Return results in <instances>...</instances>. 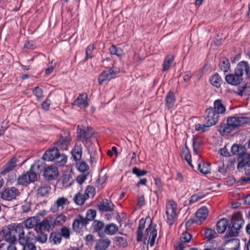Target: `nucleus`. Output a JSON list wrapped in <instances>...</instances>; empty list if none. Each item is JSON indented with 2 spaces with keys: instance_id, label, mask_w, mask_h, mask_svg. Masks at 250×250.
I'll list each match as a JSON object with an SVG mask.
<instances>
[{
  "instance_id": "nucleus-55",
  "label": "nucleus",
  "mask_w": 250,
  "mask_h": 250,
  "mask_svg": "<svg viewBox=\"0 0 250 250\" xmlns=\"http://www.w3.org/2000/svg\"><path fill=\"white\" fill-rule=\"evenodd\" d=\"M240 146L237 144H233L231 147V152L233 155L237 154L239 155V157L242 155V153H240Z\"/></svg>"
},
{
  "instance_id": "nucleus-34",
  "label": "nucleus",
  "mask_w": 250,
  "mask_h": 250,
  "mask_svg": "<svg viewBox=\"0 0 250 250\" xmlns=\"http://www.w3.org/2000/svg\"><path fill=\"white\" fill-rule=\"evenodd\" d=\"M174 61V56L171 54H167L165 58L163 64V71L167 70Z\"/></svg>"
},
{
  "instance_id": "nucleus-7",
  "label": "nucleus",
  "mask_w": 250,
  "mask_h": 250,
  "mask_svg": "<svg viewBox=\"0 0 250 250\" xmlns=\"http://www.w3.org/2000/svg\"><path fill=\"white\" fill-rule=\"evenodd\" d=\"M71 140L70 132L67 130H63L59 135V139L55 143V146L60 150H67Z\"/></svg>"
},
{
  "instance_id": "nucleus-61",
  "label": "nucleus",
  "mask_w": 250,
  "mask_h": 250,
  "mask_svg": "<svg viewBox=\"0 0 250 250\" xmlns=\"http://www.w3.org/2000/svg\"><path fill=\"white\" fill-rule=\"evenodd\" d=\"M87 179V175H81L77 177V182L80 185H82Z\"/></svg>"
},
{
  "instance_id": "nucleus-60",
  "label": "nucleus",
  "mask_w": 250,
  "mask_h": 250,
  "mask_svg": "<svg viewBox=\"0 0 250 250\" xmlns=\"http://www.w3.org/2000/svg\"><path fill=\"white\" fill-rule=\"evenodd\" d=\"M67 202V199L64 197L59 198L56 204L58 208L63 206V205H65Z\"/></svg>"
},
{
  "instance_id": "nucleus-35",
  "label": "nucleus",
  "mask_w": 250,
  "mask_h": 250,
  "mask_svg": "<svg viewBox=\"0 0 250 250\" xmlns=\"http://www.w3.org/2000/svg\"><path fill=\"white\" fill-rule=\"evenodd\" d=\"M67 157L66 155L62 153L61 154L59 151L53 162L58 166L62 167L67 162Z\"/></svg>"
},
{
  "instance_id": "nucleus-15",
  "label": "nucleus",
  "mask_w": 250,
  "mask_h": 250,
  "mask_svg": "<svg viewBox=\"0 0 250 250\" xmlns=\"http://www.w3.org/2000/svg\"><path fill=\"white\" fill-rule=\"evenodd\" d=\"M208 215V210L207 207L203 206L196 212L193 222L197 225H200L207 219Z\"/></svg>"
},
{
  "instance_id": "nucleus-6",
  "label": "nucleus",
  "mask_w": 250,
  "mask_h": 250,
  "mask_svg": "<svg viewBox=\"0 0 250 250\" xmlns=\"http://www.w3.org/2000/svg\"><path fill=\"white\" fill-rule=\"evenodd\" d=\"M177 204L173 200H169L166 205V221L170 226L174 224L178 215Z\"/></svg>"
},
{
  "instance_id": "nucleus-8",
  "label": "nucleus",
  "mask_w": 250,
  "mask_h": 250,
  "mask_svg": "<svg viewBox=\"0 0 250 250\" xmlns=\"http://www.w3.org/2000/svg\"><path fill=\"white\" fill-rule=\"evenodd\" d=\"M237 169L244 171L246 175H250V154L243 153L238 158Z\"/></svg>"
},
{
  "instance_id": "nucleus-2",
  "label": "nucleus",
  "mask_w": 250,
  "mask_h": 250,
  "mask_svg": "<svg viewBox=\"0 0 250 250\" xmlns=\"http://www.w3.org/2000/svg\"><path fill=\"white\" fill-rule=\"evenodd\" d=\"M244 223V220L240 212L234 213L230 221L227 218L221 219L216 224V230L219 233H223L226 231L225 239L237 236Z\"/></svg>"
},
{
  "instance_id": "nucleus-27",
  "label": "nucleus",
  "mask_w": 250,
  "mask_h": 250,
  "mask_svg": "<svg viewBox=\"0 0 250 250\" xmlns=\"http://www.w3.org/2000/svg\"><path fill=\"white\" fill-rule=\"evenodd\" d=\"M51 190V187L47 183H42L37 190V195L39 197L46 196Z\"/></svg>"
},
{
  "instance_id": "nucleus-22",
  "label": "nucleus",
  "mask_w": 250,
  "mask_h": 250,
  "mask_svg": "<svg viewBox=\"0 0 250 250\" xmlns=\"http://www.w3.org/2000/svg\"><path fill=\"white\" fill-rule=\"evenodd\" d=\"M227 83L232 85L239 84L243 80V78L239 77L236 73L228 74L225 77Z\"/></svg>"
},
{
  "instance_id": "nucleus-14",
  "label": "nucleus",
  "mask_w": 250,
  "mask_h": 250,
  "mask_svg": "<svg viewBox=\"0 0 250 250\" xmlns=\"http://www.w3.org/2000/svg\"><path fill=\"white\" fill-rule=\"evenodd\" d=\"M88 224L84 217L81 215H78L76 216L73 222V229L76 232L80 233Z\"/></svg>"
},
{
  "instance_id": "nucleus-44",
  "label": "nucleus",
  "mask_w": 250,
  "mask_h": 250,
  "mask_svg": "<svg viewBox=\"0 0 250 250\" xmlns=\"http://www.w3.org/2000/svg\"><path fill=\"white\" fill-rule=\"evenodd\" d=\"M84 195L86 199L91 197L93 198L94 197L95 194V188L91 186H88L86 187L85 189V191L84 193Z\"/></svg>"
},
{
  "instance_id": "nucleus-25",
  "label": "nucleus",
  "mask_w": 250,
  "mask_h": 250,
  "mask_svg": "<svg viewBox=\"0 0 250 250\" xmlns=\"http://www.w3.org/2000/svg\"><path fill=\"white\" fill-rule=\"evenodd\" d=\"M212 109L219 116H220V115L224 114L226 111V107L220 99L216 100L214 102L213 107H212Z\"/></svg>"
},
{
  "instance_id": "nucleus-41",
  "label": "nucleus",
  "mask_w": 250,
  "mask_h": 250,
  "mask_svg": "<svg viewBox=\"0 0 250 250\" xmlns=\"http://www.w3.org/2000/svg\"><path fill=\"white\" fill-rule=\"evenodd\" d=\"M86 200L84 194H82L80 193H77L73 199L74 202L78 205H83Z\"/></svg>"
},
{
  "instance_id": "nucleus-42",
  "label": "nucleus",
  "mask_w": 250,
  "mask_h": 250,
  "mask_svg": "<svg viewBox=\"0 0 250 250\" xmlns=\"http://www.w3.org/2000/svg\"><path fill=\"white\" fill-rule=\"evenodd\" d=\"M66 217L63 214H60L58 215L55 218L53 217V221L54 222V225L55 226H62L66 220Z\"/></svg>"
},
{
  "instance_id": "nucleus-46",
  "label": "nucleus",
  "mask_w": 250,
  "mask_h": 250,
  "mask_svg": "<svg viewBox=\"0 0 250 250\" xmlns=\"http://www.w3.org/2000/svg\"><path fill=\"white\" fill-rule=\"evenodd\" d=\"M211 125H208L206 123L204 124H197L195 125V129L196 131L205 132L208 130Z\"/></svg>"
},
{
  "instance_id": "nucleus-23",
  "label": "nucleus",
  "mask_w": 250,
  "mask_h": 250,
  "mask_svg": "<svg viewBox=\"0 0 250 250\" xmlns=\"http://www.w3.org/2000/svg\"><path fill=\"white\" fill-rule=\"evenodd\" d=\"M39 223L40 218L38 216L29 217L23 222V224L26 229H29L34 228L35 231L36 228Z\"/></svg>"
},
{
  "instance_id": "nucleus-33",
  "label": "nucleus",
  "mask_w": 250,
  "mask_h": 250,
  "mask_svg": "<svg viewBox=\"0 0 250 250\" xmlns=\"http://www.w3.org/2000/svg\"><path fill=\"white\" fill-rule=\"evenodd\" d=\"M176 101V98L174 93L172 91L168 92L166 98V104L168 108L173 107Z\"/></svg>"
},
{
  "instance_id": "nucleus-29",
  "label": "nucleus",
  "mask_w": 250,
  "mask_h": 250,
  "mask_svg": "<svg viewBox=\"0 0 250 250\" xmlns=\"http://www.w3.org/2000/svg\"><path fill=\"white\" fill-rule=\"evenodd\" d=\"M83 147L81 144H76L71 150V154L75 161L80 160L82 158Z\"/></svg>"
},
{
  "instance_id": "nucleus-38",
  "label": "nucleus",
  "mask_w": 250,
  "mask_h": 250,
  "mask_svg": "<svg viewBox=\"0 0 250 250\" xmlns=\"http://www.w3.org/2000/svg\"><path fill=\"white\" fill-rule=\"evenodd\" d=\"M219 67L224 72H227L230 68V63L226 57H222L220 60Z\"/></svg>"
},
{
  "instance_id": "nucleus-59",
  "label": "nucleus",
  "mask_w": 250,
  "mask_h": 250,
  "mask_svg": "<svg viewBox=\"0 0 250 250\" xmlns=\"http://www.w3.org/2000/svg\"><path fill=\"white\" fill-rule=\"evenodd\" d=\"M218 152L221 156H223L224 157H229L230 156V154H229V152L228 150V149L227 148L226 146H225L223 148L220 149Z\"/></svg>"
},
{
  "instance_id": "nucleus-54",
  "label": "nucleus",
  "mask_w": 250,
  "mask_h": 250,
  "mask_svg": "<svg viewBox=\"0 0 250 250\" xmlns=\"http://www.w3.org/2000/svg\"><path fill=\"white\" fill-rule=\"evenodd\" d=\"M37 46L35 42L32 41H26L24 44L23 48L27 49H34L36 48Z\"/></svg>"
},
{
  "instance_id": "nucleus-4",
  "label": "nucleus",
  "mask_w": 250,
  "mask_h": 250,
  "mask_svg": "<svg viewBox=\"0 0 250 250\" xmlns=\"http://www.w3.org/2000/svg\"><path fill=\"white\" fill-rule=\"evenodd\" d=\"M247 118L230 117L227 119V123L222 124L219 131L222 135L230 133L233 130L248 123Z\"/></svg>"
},
{
  "instance_id": "nucleus-18",
  "label": "nucleus",
  "mask_w": 250,
  "mask_h": 250,
  "mask_svg": "<svg viewBox=\"0 0 250 250\" xmlns=\"http://www.w3.org/2000/svg\"><path fill=\"white\" fill-rule=\"evenodd\" d=\"M17 162L18 160L15 157L9 159L8 161L2 167L0 174L1 175H5L7 173L12 171L16 167Z\"/></svg>"
},
{
  "instance_id": "nucleus-31",
  "label": "nucleus",
  "mask_w": 250,
  "mask_h": 250,
  "mask_svg": "<svg viewBox=\"0 0 250 250\" xmlns=\"http://www.w3.org/2000/svg\"><path fill=\"white\" fill-rule=\"evenodd\" d=\"M111 243L110 241L107 239H103L99 240L95 247L96 250H105Z\"/></svg>"
},
{
  "instance_id": "nucleus-50",
  "label": "nucleus",
  "mask_w": 250,
  "mask_h": 250,
  "mask_svg": "<svg viewBox=\"0 0 250 250\" xmlns=\"http://www.w3.org/2000/svg\"><path fill=\"white\" fill-rule=\"evenodd\" d=\"M61 236L64 237L66 239H69L70 236V229L66 227H62L61 229Z\"/></svg>"
},
{
  "instance_id": "nucleus-57",
  "label": "nucleus",
  "mask_w": 250,
  "mask_h": 250,
  "mask_svg": "<svg viewBox=\"0 0 250 250\" xmlns=\"http://www.w3.org/2000/svg\"><path fill=\"white\" fill-rule=\"evenodd\" d=\"M51 104V101L47 98L46 100L42 104V107L43 110L47 111L49 109Z\"/></svg>"
},
{
  "instance_id": "nucleus-53",
  "label": "nucleus",
  "mask_w": 250,
  "mask_h": 250,
  "mask_svg": "<svg viewBox=\"0 0 250 250\" xmlns=\"http://www.w3.org/2000/svg\"><path fill=\"white\" fill-rule=\"evenodd\" d=\"M78 169L81 171V172H85L87 171L88 168L89 167L87 165V163L85 162H81L79 163H78L77 164Z\"/></svg>"
},
{
  "instance_id": "nucleus-1",
  "label": "nucleus",
  "mask_w": 250,
  "mask_h": 250,
  "mask_svg": "<svg viewBox=\"0 0 250 250\" xmlns=\"http://www.w3.org/2000/svg\"><path fill=\"white\" fill-rule=\"evenodd\" d=\"M1 235L3 239L9 243H15L18 238L23 250H36L34 232L28 231L25 234L24 228L22 224H11L3 227Z\"/></svg>"
},
{
  "instance_id": "nucleus-17",
  "label": "nucleus",
  "mask_w": 250,
  "mask_h": 250,
  "mask_svg": "<svg viewBox=\"0 0 250 250\" xmlns=\"http://www.w3.org/2000/svg\"><path fill=\"white\" fill-rule=\"evenodd\" d=\"M73 105L81 108H86L89 105L87 93H79L74 101Z\"/></svg>"
},
{
  "instance_id": "nucleus-5",
  "label": "nucleus",
  "mask_w": 250,
  "mask_h": 250,
  "mask_svg": "<svg viewBox=\"0 0 250 250\" xmlns=\"http://www.w3.org/2000/svg\"><path fill=\"white\" fill-rule=\"evenodd\" d=\"M44 165V163L42 160H38L35 162L33 166L37 167L40 170L43 169V175L46 180L51 181L56 179L59 173L57 168L51 166L45 167Z\"/></svg>"
},
{
  "instance_id": "nucleus-51",
  "label": "nucleus",
  "mask_w": 250,
  "mask_h": 250,
  "mask_svg": "<svg viewBox=\"0 0 250 250\" xmlns=\"http://www.w3.org/2000/svg\"><path fill=\"white\" fill-rule=\"evenodd\" d=\"M116 245L125 247L127 246L126 240L123 237L116 236L115 237Z\"/></svg>"
},
{
  "instance_id": "nucleus-36",
  "label": "nucleus",
  "mask_w": 250,
  "mask_h": 250,
  "mask_svg": "<svg viewBox=\"0 0 250 250\" xmlns=\"http://www.w3.org/2000/svg\"><path fill=\"white\" fill-rule=\"evenodd\" d=\"M210 165L208 163L202 162L198 165V170L204 174H207L210 172Z\"/></svg>"
},
{
  "instance_id": "nucleus-21",
  "label": "nucleus",
  "mask_w": 250,
  "mask_h": 250,
  "mask_svg": "<svg viewBox=\"0 0 250 250\" xmlns=\"http://www.w3.org/2000/svg\"><path fill=\"white\" fill-rule=\"evenodd\" d=\"M77 139L82 142L84 146L87 144V142L90 137V135L88 133L87 130L79 128L78 126L77 130Z\"/></svg>"
},
{
  "instance_id": "nucleus-11",
  "label": "nucleus",
  "mask_w": 250,
  "mask_h": 250,
  "mask_svg": "<svg viewBox=\"0 0 250 250\" xmlns=\"http://www.w3.org/2000/svg\"><path fill=\"white\" fill-rule=\"evenodd\" d=\"M119 72V71L117 69V68H115L114 66L110 68L108 70L103 71L99 76V83L102 84L104 82L109 81L115 78Z\"/></svg>"
},
{
  "instance_id": "nucleus-19",
  "label": "nucleus",
  "mask_w": 250,
  "mask_h": 250,
  "mask_svg": "<svg viewBox=\"0 0 250 250\" xmlns=\"http://www.w3.org/2000/svg\"><path fill=\"white\" fill-rule=\"evenodd\" d=\"M114 205L107 199H104L98 205L99 210L102 212H110L113 210Z\"/></svg>"
},
{
  "instance_id": "nucleus-30",
  "label": "nucleus",
  "mask_w": 250,
  "mask_h": 250,
  "mask_svg": "<svg viewBox=\"0 0 250 250\" xmlns=\"http://www.w3.org/2000/svg\"><path fill=\"white\" fill-rule=\"evenodd\" d=\"M209 82L214 87L219 88L223 83V80L221 76L216 73L210 77Z\"/></svg>"
},
{
  "instance_id": "nucleus-24",
  "label": "nucleus",
  "mask_w": 250,
  "mask_h": 250,
  "mask_svg": "<svg viewBox=\"0 0 250 250\" xmlns=\"http://www.w3.org/2000/svg\"><path fill=\"white\" fill-rule=\"evenodd\" d=\"M105 226L104 223L99 220H94L91 229L93 232H97L100 237H102L104 235V230Z\"/></svg>"
},
{
  "instance_id": "nucleus-47",
  "label": "nucleus",
  "mask_w": 250,
  "mask_h": 250,
  "mask_svg": "<svg viewBox=\"0 0 250 250\" xmlns=\"http://www.w3.org/2000/svg\"><path fill=\"white\" fill-rule=\"evenodd\" d=\"M72 177L70 174H65L62 177V184L65 187H68L72 184Z\"/></svg>"
},
{
  "instance_id": "nucleus-28",
  "label": "nucleus",
  "mask_w": 250,
  "mask_h": 250,
  "mask_svg": "<svg viewBox=\"0 0 250 250\" xmlns=\"http://www.w3.org/2000/svg\"><path fill=\"white\" fill-rule=\"evenodd\" d=\"M119 231V227L114 223H111L105 226L104 233V234L113 235Z\"/></svg>"
},
{
  "instance_id": "nucleus-56",
  "label": "nucleus",
  "mask_w": 250,
  "mask_h": 250,
  "mask_svg": "<svg viewBox=\"0 0 250 250\" xmlns=\"http://www.w3.org/2000/svg\"><path fill=\"white\" fill-rule=\"evenodd\" d=\"M94 47L93 44H90L87 47L85 51V60H87L88 58H91L92 57V52L94 49Z\"/></svg>"
},
{
  "instance_id": "nucleus-37",
  "label": "nucleus",
  "mask_w": 250,
  "mask_h": 250,
  "mask_svg": "<svg viewBox=\"0 0 250 250\" xmlns=\"http://www.w3.org/2000/svg\"><path fill=\"white\" fill-rule=\"evenodd\" d=\"M49 240L53 244H59L62 242V236L58 231H52L50 235Z\"/></svg>"
},
{
  "instance_id": "nucleus-9",
  "label": "nucleus",
  "mask_w": 250,
  "mask_h": 250,
  "mask_svg": "<svg viewBox=\"0 0 250 250\" xmlns=\"http://www.w3.org/2000/svg\"><path fill=\"white\" fill-rule=\"evenodd\" d=\"M32 166L29 171L23 173L20 176L17 180V183L19 185H27L31 182H34L38 180V175L37 173L33 172L32 168L33 167Z\"/></svg>"
},
{
  "instance_id": "nucleus-40",
  "label": "nucleus",
  "mask_w": 250,
  "mask_h": 250,
  "mask_svg": "<svg viewBox=\"0 0 250 250\" xmlns=\"http://www.w3.org/2000/svg\"><path fill=\"white\" fill-rule=\"evenodd\" d=\"M32 92L36 96L37 101H40L43 97V92L42 89L39 86H36L32 89Z\"/></svg>"
},
{
  "instance_id": "nucleus-48",
  "label": "nucleus",
  "mask_w": 250,
  "mask_h": 250,
  "mask_svg": "<svg viewBox=\"0 0 250 250\" xmlns=\"http://www.w3.org/2000/svg\"><path fill=\"white\" fill-rule=\"evenodd\" d=\"M191 238V235L187 232H184L182 233V236L180 238V240L177 243L181 242L182 243L184 244V246H185V243L188 242Z\"/></svg>"
},
{
  "instance_id": "nucleus-39",
  "label": "nucleus",
  "mask_w": 250,
  "mask_h": 250,
  "mask_svg": "<svg viewBox=\"0 0 250 250\" xmlns=\"http://www.w3.org/2000/svg\"><path fill=\"white\" fill-rule=\"evenodd\" d=\"M109 52L111 54L121 57L124 55V51L122 48H117L115 45L112 44L109 48Z\"/></svg>"
},
{
  "instance_id": "nucleus-16",
  "label": "nucleus",
  "mask_w": 250,
  "mask_h": 250,
  "mask_svg": "<svg viewBox=\"0 0 250 250\" xmlns=\"http://www.w3.org/2000/svg\"><path fill=\"white\" fill-rule=\"evenodd\" d=\"M250 66L247 62L241 61L237 64L234 72L241 78L245 72L247 77L250 78Z\"/></svg>"
},
{
  "instance_id": "nucleus-49",
  "label": "nucleus",
  "mask_w": 250,
  "mask_h": 250,
  "mask_svg": "<svg viewBox=\"0 0 250 250\" xmlns=\"http://www.w3.org/2000/svg\"><path fill=\"white\" fill-rule=\"evenodd\" d=\"M132 172L137 177H140L146 175L148 171L146 170H141L137 167H134L132 168Z\"/></svg>"
},
{
  "instance_id": "nucleus-3",
  "label": "nucleus",
  "mask_w": 250,
  "mask_h": 250,
  "mask_svg": "<svg viewBox=\"0 0 250 250\" xmlns=\"http://www.w3.org/2000/svg\"><path fill=\"white\" fill-rule=\"evenodd\" d=\"M54 223L53 217L51 216H48L40 222L36 228L37 236H35V243L37 241L41 243H44L46 241L47 235L44 232H49L53 230L55 227Z\"/></svg>"
},
{
  "instance_id": "nucleus-52",
  "label": "nucleus",
  "mask_w": 250,
  "mask_h": 250,
  "mask_svg": "<svg viewBox=\"0 0 250 250\" xmlns=\"http://www.w3.org/2000/svg\"><path fill=\"white\" fill-rule=\"evenodd\" d=\"M205 234L207 239L211 240L216 237L217 233L216 232L210 229H207L205 230Z\"/></svg>"
},
{
  "instance_id": "nucleus-58",
  "label": "nucleus",
  "mask_w": 250,
  "mask_h": 250,
  "mask_svg": "<svg viewBox=\"0 0 250 250\" xmlns=\"http://www.w3.org/2000/svg\"><path fill=\"white\" fill-rule=\"evenodd\" d=\"M50 63L52 64L50 67L46 68L45 70V73L47 75L50 74L53 71L54 68L56 66V62H54V60H52Z\"/></svg>"
},
{
  "instance_id": "nucleus-64",
  "label": "nucleus",
  "mask_w": 250,
  "mask_h": 250,
  "mask_svg": "<svg viewBox=\"0 0 250 250\" xmlns=\"http://www.w3.org/2000/svg\"><path fill=\"white\" fill-rule=\"evenodd\" d=\"M236 160L235 159H230L229 161V164L227 166L228 168L230 169H233L235 167V163Z\"/></svg>"
},
{
  "instance_id": "nucleus-43",
  "label": "nucleus",
  "mask_w": 250,
  "mask_h": 250,
  "mask_svg": "<svg viewBox=\"0 0 250 250\" xmlns=\"http://www.w3.org/2000/svg\"><path fill=\"white\" fill-rule=\"evenodd\" d=\"M96 211L94 209H88L86 212V216L84 217L86 221L89 223L90 221L94 220L96 216Z\"/></svg>"
},
{
  "instance_id": "nucleus-10",
  "label": "nucleus",
  "mask_w": 250,
  "mask_h": 250,
  "mask_svg": "<svg viewBox=\"0 0 250 250\" xmlns=\"http://www.w3.org/2000/svg\"><path fill=\"white\" fill-rule=\"evenodd\" d=\"M156 225L153 224L152 221L148 228H146V235L145 237L144 242L147 243L150 247H153L155 242V239L157 235V230L156 229Z\"/></svg>"
},
{
  "instance_id": "nucleus-12",
  "label": "nucleus",
  "mask_w": 250,
  "mask_h": 250,
  "mask_svg": "<svg viewBox=\"0 0 250 250\" xmlns=\"http://www.w3.org/2000/svg\"><path fill=\"white\" fill-rule=\"evenodd\" d=\"M220 116L212 109V107L207 108L205 112V122L210 125H214L219 121Z\"/></svg>"
},
{
  "instance_id": "nucleus-13",
  "label": "nucleus",
  "mask_w": 250,
  "mask_h": 250,
  "mask_svg": "<svg viewBox=\"0 0 250 250\" xmlns=\"http://www.w3.org/2000/svg\"><path fill=\"white\" fill-rule=\"evenodd\" d=\"M20 194L19 190L14 187L5 188L1 193V198L7 201L16 199Z\"/></svg>"
},
{
  "instance_id": "nucleus-45",
  "label": "nucleus",
  "mask_w": 250,
  "mask_h": 250,
  "mask_svg": "<svg viewBox=\"0 0 250 250\" xmlns=\"http://www.w3.org/2000/svg\"><path fill=\"white\" fill-rule=\"evenodd\" d=\"M154 185L156 189V192H161L164 188V184L159 177L154 178Z\"/></svg>"
},
{
  "instance_id": "nucleus-20",
  "label": "nucleus",
  "mask_w": 250,
  "mask_h": 250,
  "mask_svg": "<svg viewBox=\"0 0 250 250\" xmlns=\"http://www.w3.org/2000/svg\"><path fill=\"white\" fill-rule=\"evenodd\" d=\"M59 152V148L56 146L52 148H49L45 151L44 153L42 159L43 160L47 161H54L58 153Z\"/></svg>"
},
{
  "instance_id": "nucleus-26",
  "label": "nucleus",
  "mask_w": 250,
  "mask_h": 250,
  "mask_svg": "<svg viewBox=\"0 0 250 250\" xmlns=\"http://www.w3.org/2000/svg\"><path fill=\"white\" fill-rule=\"evenodd\" d=\"M181 153L184 157V160L187 162L188 164L191 168H193V166L191 163V157L190 153V151L187 145V143H185V146L181 147Z\"/></svg>"
},
{
  "instance_id": "nucleus-62",
  "label": "nucleus",
  "mask_w": 250,
  "mask_h": 250,
  "mask_svg": "<svg viewBox=\"0 0 250 250\" xmlns=\"http://www.w3.org/2000/svg\"><path fill=\"white\" fill-rule=\"evenodd\" d=\"M145 197L144 196L141 195L138 197L137 199V206L139 208H141L145 205Z\"/></svg>"
},
{
  "instance_id": "nucleus-63",
  "label": "nucleus",
  "mask_w": 250,
  "mask_h": 250,
  "mask_svg": "<svg viewBox=\"0 0 250 250\" xmlns=\"http://www.w3.org/2000/svg\"><path fill=\"white\" fill-rule=\"evenodd\" d=\"M192 76V73L191 71H187L185 72L184 75L183 76V80L185 82H188L190 81V78Z\"/></svg>"
},
{
  "instance_id": "nucleus-32",
  "label": "nucleus",
  "mask_w": 250,
  "mask_h": 250,
  "mask_svg": "<svg viewBox=\"0 0 250 250\" xmlns=\"http://www.w3.org/2000/svg\"><path fill=\"white\" fill-rule=\"evenodd\" d=\"M146 220L142 218L139 221V226L137 231V240L138 242L141 241L143 236V230L145 228Z\"/></svg>"
}]
</instances>
